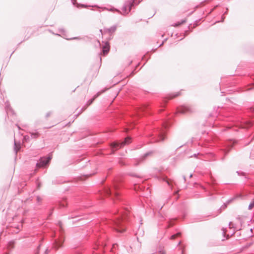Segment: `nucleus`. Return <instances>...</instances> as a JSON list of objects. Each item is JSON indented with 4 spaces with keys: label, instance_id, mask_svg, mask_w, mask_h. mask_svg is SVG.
I'll return each instance as SVG.
<instances>
[{
    "label": "nucleus",
    "instance_id": "9b49d317",
    "mask_svg": "<svg viewBox=\"0 0 254 254\" xmlns=\"http://www.w3.org/2000/svg\"><path fill=\"white\" fill-rule=\"evenodd\" d=\"M112 30H113V31L116 30H117L116 27H112Z\"/></svg>",
    "mask_w": 254,
    "mask_h": 254
},
{
    "label": "nucleus",
    "instance_id": "1a4fd4ad",
    "mask_svg": "<svg viewBox=\"0 0 254 254\" xmlns=\"http://www.w3.org/2000/svg\"><path fill=\"white\" fill-rule=\"evenodd\" d=\"M37 200L38 201L40 202L41 201L42 199L39 196H37Z\"/></svg>",
    "mask_w": 254,
    "mask_h": 254
},
{
    "label": "nucleus",
    "instance_id": "20e7f679",
    "mask_svg": "<svg viewBox=\"0 0 254 254\" xmlns=\"http://www.w3.org/2000/svg\"><path fill=\"white\" fill-rule=\"evenodd\" d=\"M192 112V109L189 107H184L180 111V112L182 114L186 113H191Z\"/></svg>",
    "mask_w": 254,
    "mask_h": 254
},
{
    "label": "nucleus",
    "instance_id": "f257e3e1",
    "mask_svg": "<svg viewBox=\"0 0 254 254\" xmlns=\"http://www.w3.org/2000/svg\"><path fill=\"white\" fill-rule=\"evenodd\" d=\"M131 142V138L127 137L125 138V140L121 143L114 142L111 144V146L113 148H115L116 149H120L127 144H128Z\"/></svg>",
    "mask_w": 254,
    "mask_h": 254
},
{
    "label": "nucleus",
    "instance_id": "6e6552de",
    "mask_svg": "<svg viewBox=\"0 0 254 254\" xmlns=\"http://www.w3.org/2000/svg\"><path fill=\"white\" fill-rule=\"evenodd\" d=\"M180 95V92H178L176 94H173L172 95H171L170 97V99H173L176 97H178V96H179Z\"/></svg>",
    "mask_w": 254,
    "mask_h": 254
},
{
    "label": "nucleus",
    "instance_id": "39448f33",
    "mask_svg": "<svg viewBox=\"0 0 254 254\" xmlns=\"http://www.w3.org/2000/svg\"><path fill=\"white\" fill-rule=\"evenodd\" d=\"M110 50V46L108 43H106L105 46L103 48V53L104 55H106L108 53Z\"/></svg>",
    "mask_w": 254,
    "mask_h": 254
},
{
    "label": "nucleus",
    "instance_id": "7ed1b4c3",
    "mask_svg": "<svg viewBox=\"0 0 254 254\" xmlns=\"http://www.w3.org/2000/svg\"><path fill=\"white\" fill-rule=\"evenodd\" d=\"M115 229L119 232H123L125 231V229L121 228L120 220L119 219L115 222Z\"/></svg>",
    "mask_w": 254,
    "mask_h": 254
},
{
    "label": "nucleus",
    "instance_id": "f8f14e48",
    "mask_svg": "<svg viewBox=\"0 0 254 254\" xmlns=\"http://www.w3.org/2000/svg\"><path fill=\"white\" fill-rule=\"evenodd\" d=\"M94 100V98H93V99H92L91 101H90L89 103V105L91 104L93 102V100Z\"/></svg>",
    "mask_w": 254,
    "mask_h": 254
},
{
    "label": "nucleus",
    "instance_id": "423d86ee",
    "mask_svg": "<svg viewBox=\"0 0 254 254\" xmlns=\"http://www.w3.org/2000/svg\"><path fill=\"white\" fill-rule=\"evenodd\" d=\"M181 233H178L175 235H173L171 237V239L174 240L176 238L180 237L181 236Z\"/></svg>",
    "mask_w": 254,
    "mask_h": 254
},
{
    "label": "nucleus",
    "instance_id": "ddd939ff",
    "mask_svg": "<svg viewBox=\"0 0 254 254\" xmlns=\"http://www.w3.org/2000/svg\"><path fill=\"white\" fill-rule=\"evenodd\" d=\"M19 148H20L19 147H18L16 151H17L18 150H19Z\"/></svg>",
    "mask_w": 254,
    "mask_h": 254
},
{
    "label": "nucleus",
    "instance_id": "f03ea898",
    "mask_svg": "<svg viewBox=\"0 0 254 254\" xmlns=\"http://www.w3.org/2000/svg\"><path fill=\"white\" fill-rule=\"evenodd\" d=\"M52 155L47 158H42L40 162L37 164V167H44L46 166L52 159Z\"/></svg>",
    "mask_w": 254,
    "mask_h": 254
},
{
    "label": "nucleus",
    "instance_id": "9d476101",
    "mask_svg": "<svg viewBox=\"0 0 254 254\" xmlns=\"http://www.w3.org/2000/svg\"><path fill=\"white\" fill-rule=\"evenodd\" d=\"M50 115H51L50 113H48L46 115V117L47 118H48V117H49L50 116Z\"/></svg>",
    "mask_w": 254,
    "mask_h": 254
},
{
    "label": "nucleus",
    "instance_id": "0eeeda50",
    "mask_svg": "<svg viewBox=\"0 0 254 254\" xmlns=\"http://www.w3.org/2000/svg\"><path fill=\"white\" fill-rule=\"evenodd\" d=\"M254 207V199L250 203L249 205V209L251 210Z\"/></svg>",
    "mask_w": 254,
    "mask_h": 254
}]
</instances>
